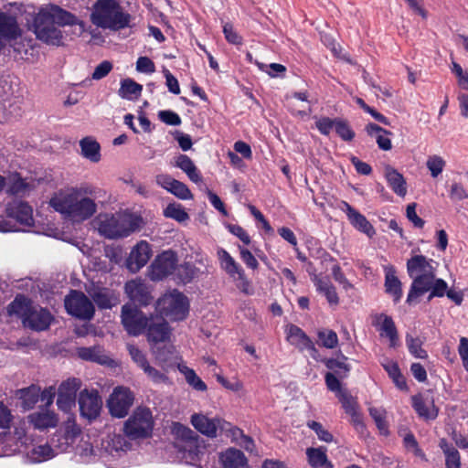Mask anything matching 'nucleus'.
<instances>
[{"instance_id":"obj_56","label":"nucleus","mask_w":468,"mask_h":468,"mask_svg":"<svg viewBox=\"0 0 468 468\" xmlns=\"http://www.w3.org/2000/svg\"><path fill=\"white\" fill-rule=\"evenodd\" d=\"M76 405V398L58 392L57 406L63 412H69Z\"/></svg>"},{"instance_id":"obj_10","label":"nucleus","mask_w":468,"mask_h":468,"mask_svg":"<svg viewBox=\"0 0 468 468\" xmlns=\"http://www.w3.org/2000/svg\"><path fill=\"white\" fill-rule=\"evenodd\" d=\"M64 303L68 314L80 320L90 321L94 316L93 303L82 292L71 290Z\"/></svg>"},{"instance_id":"obj_13","label":"nucleus","mask_w":468,"mask_h":468,"mask_svg":"<svg viewBox=\"0 0 468 468\" xmlns=\"http://www.w3.org/2000/svg\"><path fill=\"white\" fill-rule=\"evenodd\" d=\"M7 218L16 220L20 225L17 230L27 231L34 226L33 208L29 204L21 199H14L5 207ZM5 231H15L16 229H6Z\"/></svg>"},{"instance_id":"obj_52","label":"nucleus","mask_w":468,"mask_h":468,"mask_svg":"<svg viewBox=\"0 0 468 468\" xmlns=\"http://www.w3.org/2000/svg\"><path fill=\"white\" fill-rule=\"evenodd\" d=\"M337 399L341 402L346 414L354 413L359 410L356 399L348 391L337 394Z\"/></svg>"},{"instance_id":"obj_19","label":"nucleus","mask_w":468,"mask_h":468,"mask_svg":"<svg viewBox=\"0 0 468 468\" xmlns=\"http://www.w3.org/2000/svg\"><path fill=\"white\" fill-rule=\"evenodd\" d=\"M80 415L89 420L97 419L100 415L102 401L97 390L84 389L79 396Z\"/></svg>"},{"instance_id":"obj_40","label":"nucleus","mask_w":468,"mask_h":468,"mask_svg":"<svg viewBox=\"0 0 468 468\" xmlns=\"http://www.w3.org/2000/svg\"><path fill=\"white\" fill-rule=\"evenodd\" d=\"M176 166L184 171L188 178L197 184L202 182V176L194 162L186 154H179L176 160Z\"/></svg>"},{"instance_id":"obj_28","label":"nucleus","mask_w":468,"mask_h":468,"mask_svg":"<svg viewBox=\"0 0 468 468\" xmlns=\"http://www.w3.org/2000/svg\"><path fill=\"white\" fill-rule=\"evenodd\" d=\"M125 292L133 303L147 305L151 301L146 285L140 281H130L125 284Z\"/></svg>"},{"instance_id":"obj_32","label":"nucleus","mask_w":468,"mask_h":468,"mask_svg":"<svg viewBox=\"0 0 468 468\" xmlns=\"http://www.w3.org/2000/svg\"><path fill=\"white\" fill-rule=\"evenodd\" d=\"M56 456V451L49 443L35 445L26 452V459L30 463H39Z\"/></svg>"},{"instance_id":"obj_63","label":"nucleus","mask_w":468,"mask_h":468,"mask_svg":"<svg viewBox=\"0 0 468 468\" xmlns=\"http://www.w3.org/2000/svg\"><path fill=\"white\" fill-rule=\"evenodd\" d=\"M338 378L339 377L337 375H335L332 372H327L324 377V380H325L327 388L330 391L335 392L336 396H337V394H340L341 392L346 391L345 389L341 388V383H340V380L338 379Z\"/></svg>"},{"instance_id":"obj_54","label":"nucleus","mask_w":468,"mask_h":468,"mask_svg":"<svg viewBox=\"0 0 468 468\" xmlns=\"http://www.w3.org/2000/svg\"><path fill=\"white\" fill-rule=\"evenodd\" d=\"M426 165L431 172L432 177H437L445 166V161L439 155L429 156Z\"/></svg>"},{"instance_id":"obj_39","label":"nucleus","mask_w":468,"mask_h":468,"mask_svg":"<svg viewBox=\"0 0 468 468\" xmlns=\"http://www.w3.org/2000/svg\"><path fill=\"white\" fill-rule=\"evenodd\" d=\"M156 361L165 370L173 367L176 360V354L173 346H164L153 350Z\"/></svg>"},{"instance_id":"obj_5","label":"nucleus","mask_w":468,"mask_h":468,"mask_svg":"<svg viewBox=\"0 0 468 468\" xmlns=\"http://www.w3.org/2000/svg\"><path fill=\"white\" fill-rule=\"evenodd\" d=\"M436 263L432 259L424 255H414L407 261V272L412 280L407 295V303L412 304L416 300L426 293L430 281L436 275Z\"/></svg>"},{"instance_id":"obj_26","label":"nucleus","mask_w":468,"mask_h":468,"mask_svg":"<svg viewBox=\"0 0 468 468\" xmlns=\"http://www.w3.org/2000/svg\"><path fill=\"white\" fill-rule=\"evenodd\" d=\"M172 432L175 436L189 444L188 452L194 456H197L200 452L199 436L190 428L175 422L172 426Z\"/></svg>"},{"instance_id":"obj_21","label":"nucleus","mask_w":468,"mask_h":468,"mask_svg":"<svg viewBox=\"0 0 468 468\" xmlns=\"http://www.w3.org/2000/svg\"><path fill=\"white\" fill-rule=\"evenodd\" d=\"M339 208L346 214L350 224L358 231L366 234L368 238H372L376 234L373 225L359 211L355 209L346 201H341Z\"/></svg>"},{"instance_id":"obj_61","label":"nucleus","mask_w":468,"mask_h":468,"mask_svg":"<svg viewBox=\"0 0 468 468\" xmlns=\"http://www.w3.org/2000/svg\"><path fill=\"white\" fill-rule=\"evenodd\" d=\"M256 64L261 70L267 72L271 78H276L286 71V68L279 63L265 65L263 63L257 62Z\"/></svg>"},{"instance_id":"obj_17","label":"nucleus","mask_w":468,"mask_h":468,"mask_svg":"<svg viewBox=\"0 0 468 468\" xmlns=\"http://www.w3.org/2000/svg\"><path fill=\"white\" fill-rule=\"evenodd\" d=\"M22 33L16 15L9 9L0 8V39L16 41L21 37Z\"/></svg>"},{"instance_id":"obj_24","label":"nucleus","mask_w":468,"mask_h":468,"mask_svg":"<svg viewBox=\"0 0 468 468\" xmlns=\"http://www.w3.org/2000/svg\"><path fill=\"white\" fill-rule=\"evenodd\" d=\"M144 333L150 343H161L169 338L170 327L164 318L151 315Z\"/></svg>"},{"instance_id":"obj_45","label":"nucleus","mask_w":468,"mask_h":468,"mask_svg":"<svg viewBox=\"0 0 468 468\" xmlns=\"http://www.w3.org/2000/svg\"><path fill=\"white\" fill-rule=\"evenodd\" d=\"M318 344L327 349H334L338 346V336L331 329H321L317 332Z\"/></svg>"},{"instance_id":"obj_53","label":"nucleus","mask_w":468,"mask_h":468,"mask_svg":"<svg viewBox=\"0 0 468 468\" xmlns=\"http://www.w3.org/2000/svg\"><path fill=\"white\" fill-rule=\"evenodd\" d=\"M81 381L80 378H72L63 381L58 388V392L62 394H70L72 397H77V391L80 388Z\"/></svg>"},{"instance_id":"obj_48","label":"nucleus","mask_w":468,"mask_h":468,"mask_svg":"<svg viewBox=\"0 0 468 468\" xmlns=\"http://www.w3.org/2000/svg\"><path fill=\"white\" fill-rule=\"evenodd\" d=\"M406 345L409 352L416 358L425 359L428 357L426 350L422 348V342L418 337H413L410 335H406Z\"/></svg>"},{"instance_id":"obj_31","label":"nucleus","mask_w":468,"mask_h":468,"mask_svg":"<svg viewBox=\"0 0 468 468\" xmlns=\"http://www.w3.org/2000/svg\"><path fill=\"white\" fill-rule=\"evenodd\" d=\"M412 407L417 414L425 420H434L438 416V409L432 399L425 400L421 395H415L411 398Z\"/></svg>"},{"instance_id":"obj_59","label":"nucleus","mask_w":468,"mask_h":468,"mask_svg":"<svg viewBox=\"0 0 468 468\" xmlns=\"http://www.w3.org/2000/svg\"><path fill=\"white\" fill-rule=\"evenodd\" d=\"M92 299L100 309H111L113 306L112 299L106 292H96Z\"/></svg>"},{"instance_id":"obj_51","label":"nucleus","mask_w":468,"mask_h":468,"mask_svg":"<svg viewBox=\"0 0 468 468\" xmlns=\"http://www.w3.org/2000/svg\"><path fill=\"white\" fill-rule=\"evenodd\" d=\"M226 426L221 425L218 436L225 435L226 437L230 438L233 442L239 444L242 437L245 435L243 431L233 426L230 422L226 421Z\"/></svg>"},{"instance_id":"obj_6","label":"nucleus","mask_w":468,"mask_h":468,"mask_svg":"<svg viewBox=\"0 0 468 468\" xmlns=\"http://www.w3.org/2000/svg\"><path fill=\"white\" fill-rule=\"evenodd\" d=\"M141 224V218L132 213L118 212L105 215L99 223L100 233L108 239H117L129 236Z\"/></svg>"},{"instance_id":"obj_37","label":"nucleus","mask_w":468,"mask_h":468,"mask_svg":"<svg viewBox=\"0 0 468 468\" xmlns=\"http://www.w3.org/2000/svg\"><path fill=\"white\" fill-rule=\"evenodd\" d=\"M81 154L84 158L93 163L101 160L100 144L90 136L84 137L80 141Z\"/></svg>"},{"instance_id":"obj_3","label":"nucleus","mask_w":468,"mask_h":468,"mask_svg":"<svg viewBox=\"0 0 468 468\" xmlns=\"http://www.w3.org/2000/svg\"><path fill=\"white\" fill-rule=\"evenodd\" d=\"M132 16L117 0H97L91 9L90 21L99 28L119 31L130 27Z\"/></svg>"},{"instance_id":"obj_30","label":"nucleus","mask_w":468,"mask_h":468,"mask_svg":"<svg viewBox=\"0 0 468 468\" xmlns=\"http://www.w3.org/2000/svg\"><path fill=\"white\" fill-rule=\"evenodd\" d=\"M385 178L388 186L399 197H404L407 194V182L402 174L390 165L385 167Z\"/></svg>"},{"instance_id":"obj_50","label":"nucleus","mask_w":468,"mask_h":468,"mask_svg":"<svg viewBox=\"0 0 468 468\" xmlns=\"http://www.w3.org/2000/svg\"><path fill=\"white\" fill-rule=\"evenodd\" d=\"M335 123V131L343 141L351 142L355 138L356 133L346 120L336 118Z\"/></svg>"},{"instance_id":"obj_20","label":"nucleus","mask_w":468,"mask_h":468,"mask_svg":"<svg viewBox=\"0 0 468 468\" xmlns=\"http://www.w3.org/2000/svg\"><path fill=\"white\" fill-rule=\"evenodd\" d=\"M192 426L201 434L208 438H216L219 435L221 425H227L221 418H208L203 413H194L191 416Z\"/></svg>"},{"instance_id":"obj_8","label":"nucleus","mask_w":468,"mask_h":468,"mask_svg":"<svg viewBox=\"0 0 468 468\" xmlns=\"http://www.w3.org/2000/svg\"><path fill=\"white\" fill-rule=\"evenodd\" d=\"M217 257L220 269L235 282L236 287L246 295L252 294L253 290L250 286V281L236 260L223 248H218Z\"/></svg>"},{"instance_id":"obj_46","label":"nucleus","mask_w":468,"mask_h":468,"mask_svg":"<svg viewBox=\"0 0 468 468\" xmlns=\"http://www.w3.org/2000/svg\"><path fill=\"white\" fill-rule=\"evenodd\" d=\"M447 282L441 278H436L435 276L430 281V284L426 290V292H430L428 301H431L434 297H443L447 292Z\"/></svg>"},{"instance_id":"obj_36","label":"nucleus","mask_w":468,"mask_h":468,"mask_svg":"<svg viewBox=\"0 0 468 468\" xmlns=\"http://www.w3.org/2000/svg\"><path fill=\"white\" fill-rule=\"evenodd\" d=\"M220 461L224 468H249L245 455L236 449H228L220 455Z\"/></svg>"},{"instance_id":"obj_2","label":"nucleus","mask_w":468,"mask_h":468,"mask_svg":"<svg viewBox=\"0 0 468 468\" xmlns=\"http://www.w3.org/2000/svg\"><path fill=\"white\" fill-rule=\"evenodd\" d=\"M78 26L80 34L86 30V24L74 14L49 4L42 6L34 17L33 27L37 37L52 46L63 45V33L56 27Z\"/></svg>"},{"instance_id":"obj_22","label":"nucleus","mask_w":468,"mask_h":468,"mask_svg":"<svg viewBox=\"0 0 468 468\" xmlns=\"http://www.w3.org/2000/svg\"><path fill=\"white\" fill-rule=\"evenodd\" d=\"M287 340L300 350H308L313 358L318 360V350L311 338L297 325L290 324L286 329Z\"/></svg>"},{"instance_id":"obj_11","label":"nucleus","mask_w":468,"mask_h":468,"mask_svg":"<svg viewBox=\"0 0 468 468\" xmlns=\"http://www.w3.org/2000/svg\"><path fill=\"white\" fill-rule=\"evenodd\" d=\"M177 254L172 250L159 253L148 268V277L153 282L163 281L174 274L177 266Z\"/></svg>"},{"instance_id":"obj_43","label":"nucleus","mask_w":468,"mask_h":468,"mask_svg":"<svg viewBox=\"0 0 468 468\" xmlns=\"http://www.w3.org/2000/svg\"><path fill=\"white\" fill-rule=\"evenodd\" d=\"M177 368L184 375L186 383L197 391H206V383L197 375L194 369L184 364H178Z\"/></svg>"},{"instance_id":"obj_25","label":"nucleus","mask_w":468,"mask_h":468,"mask_svg":"<svg viewBox=\"0 0 468 468\" xmlns=\"http://www.w3.org/2000/svg\"><path fill=\"white\" fill-rule=\"evenodd\" d=\"M28 422L36 430L44 431L49 428H55L58 422V417L48 409H40L27 416Z\"/></svg>"},{"instance_id":"obj_15","label":"nucleus","mask_w":468,"mask_h":468,"mask_svg":"<svg viewBox=\"0 0 468 468\" xmlns=\"http://www.w3.org/2000/svg\"><path fill=\"white\" fill-rule=\"evenodd\" d=\"M133 447L130 439L124 434H110L101 442V457L120 458L131 451Z\"/></svg>"},{"instance_id":"obj_42","label":"nucleus","mask_w":468,"mask_h":468,"mask_svg":"<svg viewBox=\"0 0 468 468\" xmlns=\"http://www.w3.org/2000/svg\"><path fill=\"white\" fill-rule=\"evenodd\" d=\"M197 268H196L195 265L189 262H185L181 265H177L174 272V280L177 283H189L197 276Z\"/></svg>"},{"instance_id":"obj_44","label":"nucleus","mask_w":468,"mask_h":468,"mask_svg":"<svg viewBox=\"0 0 468 468\" xmlns=\"http://www.w3.org/2000/svg\"><path fill=\"white\" fill-rule=\"evenodd\" d=\"M40 388L31 385L28 388L20 390V399L22 407L26 410L33 409L39 400Z\"/></svg>"},{"instance_id":"obj_38","label":"nucleus","mask_w":468,"mask_h":468,"mask_svg":"<svg viewBox=\"0 0 468 468\" xmlns=\"http://www.w3.org/2000/svg\"><path fill=\"white\" fill-rule=\"evenodd\" d=\"M439 447L445 456L446 468H461V455L458 450L446 439H441Z\"/></svg>"},{"instance_id":"obj_29","label":"nucleus","mask_w":468,"mask_h":468,"mask_svg":"<svg viewBox=\"0 0 468 468\" xmlns=\"http://www.w3.org/2000/svg\"><path fill=\"white\" fill-rule=\"evenodd\" d=\"M77 355L82 360L95 362L100 365H111L112 362L101 346L79 347L77 348Z\"/></svg>"},{"instance_id":"obj_18","label":"nucleus","mask_w":468,"mask_h":468,"mask_svg":"<svg viewBox=\"0 0 468 468\" xmlns=\"http://www.w3.org/2000/svg\"><path fill=\"white\" fill-rule=\"evenodd\" d=\"M151 245L146 240H140L131 250L125 265L131 272H137L144 267L152 257Z\"/></svg>"},{"instance_id":"obj_41","label":"nucleus","mask_w":468,"mask_h":468,"mask_svg":"<svg viewBox=\"0 0 468 468\" xmlns=\"http://www.w3.org/2000/svg\"><path fill=\"white\" fill-rule=\"evenodd\" d=\"M143 86L138 84L133 80L127 78L121 80V87L118 94L122 99L128 101L137 100L142 93Z\"/></svg>"},{"instance_id":"obj_4","label":"nucleus","mask_w":468,"mask_h":468,"mask_svg":"<svg viewBox=\"0 0 468 468\" xmlns=\"http://www.w3.org/2000/svg\"><path fill=\"white\" fill-rule=\"evenodd\" d=\"M7 311L10 315H16L20 318L25 327L34 331L47 330L53 320L48 310L34 304L29 298L23 294L15 297L8 305Z\"/></svg>"},{"instance_id":"obj_16","label":"nucleus","mask_w":468,"mask_h":468,"mask_svg":"<svg viewBox=\"0 0 468 468\" xmlns=\"http://www.w3.org/2000/svg\"><path fill=\"white\" fill-rule=\"evenodd\" d=\"M5 437V447H6L5 450V455H12L27 450L29 438L27 436V427L24 420L17 422L14 426L13 432L8 433Z\"/></svg>"},{"instance_id":"obj_23","label":"nucleus","mask_w":468,"mask_h":468,"mask_svg":"<svg viewBox=\"0 0 468 468\" xmlns=\"http://www.w3.org/2000/svg\"><path fill=\"white\" fill-rule=\"evenodd\" d=\"M374 325L379 332L380 337H385L388 340L390 348L399 346V333L392 317L385 314H379L376 315Z\"/></svg>"},{"instance_id":"obj_47","label":"nucleus","mask_w":468,"mask_h":468,"mask_svg":"<svg viewBox=\"0 0 468 468\" xmlns=\"http://www.w3.org/2000/svg\"><path fill=\"white\" fill-rule=\"evenodd\" d=\"M164 216L177 222H185L189 218L188 214L181 204L171 203L164 209Z\"/></svg>"},{"instance_id":"obj_1","label":"nucleus","mask_w":468,"mask_h":468,"mask_svg":"<svg viewBox=\"0 0 468 468\" xmlns=\"http://www.w3.org/2000/svg\"><path fill=\"white\" fill-rule=\"evenodd\" d=\"M101 189L92 186L71 187L52 197L49 205L55 211L73 222H83L97 211L95 200L101 197Z\"/></svg>"},{"instance_id":"obj_49","label":"nucleus","mask_w":468,"mask_h":468,"mask_svg":"<svg viewBox=\"0 0 468 468\" xmlns=\"http://www.w3.org/2000/svg\"><path fill=\"white\" fill-rule=\"evenodd\" d=\"M306 426L316 434L321 441L330 443L334 441L333 434L322 423L315 420H308Z\"/></svg>"},{"instance_id":"obj_57","label":"nucleus","mask_w":468,"mask_h":468,"mask_svg":"<svg viewBox=\"0 0 468 468\" xmlns=\"http://www.w3.org/2000/svg\"><path fill=\"white\" fill-rule=\"evenodd\" d=\"M170 193L182 200H190L193 198V195L187 186L178 180H176L174 183Z\"/></svg>"},{"instance_id":"obj_33","label":"nucleus","mask_w":468,"mask_h":468,"mask_svg":"<svg viewBox=\"0 0 468 468\" xmlns=\"http://www.w3.org/2000/svg\"><path fill=\"white\" fill-rule=\"evenodd\" d=\"M385 291L391 295L395 303H399L402 298V284L396 276L395 269L390 266L385 270Z\"/></svg>"},{"instance_id":"obj_64","label":"nucleus","mask_w":468,"mask_h":468,"mask_svg":"<svg viewBox=\"0 0 468 468\" xmlns=\"http://www.w3.org/2000/svg\"><path fill=\"white\" fill-rule=\"evenodd\" d=\"M144 372L147 375V377L156 384L164 383L168 380V378L166 375L162 373L161 371L157 370L154 367H152L150 364H147L144 368Z\"/></svg>"},{"instance_id":"obj_14","label":"nucleus","mask_w":468,"mask_h":468,"mask_svg":"<svg viewBox=\"0 0 468 468\" xmlns=\"http://www.w3.org/2000/svg\"><path fill=\"white\" fill-rule=\"evenodd\" d=\"M133 394L128 388H115L107 401L111 415L115 418L125 417L133 405Z\"/></svg>"},{"instance_id":"obj_34","label":"nucleus","mask_w":468,"mask_h":468,"mask_svg":"<svg viewBox=\"0 0 468 468\" xmlns=\"http://www.w3.org/2000/svg\"><path fill=\"white\" fill-rule=\"evenodd\" d=\"M326 448L320 446L317 448L310 447L306 449L308 463L313 468H333L326 455Z\"/></svg>"},{"instance_id":"obj_7","label":"nucleus","mask_w":468,"mask_h":468,"mask_svg":"<svg viewBox=\"0 0 468 468\" xmlns=\"http://www.w3.org/2000/svg\"><path fill=\"white\" fill-rule=\"evenodd\" d=\"M157 308L170 320L182 321L189 313V301L183 292L175 289L158 299Z\"/></svg>"},{"instance_id":"obj_62","label":"nucleus","mask_w":468,"mask_h":468,"mask_svg":"<svg viewBox=\"0 0 468 468\" xmlns=\"http://www.w3.org/2000/svg\"><path fill=\"white\" fill-rule=\"evenodd\" d=\"M158 117L161 122L167 125L177 126L182 122L180 116L176 112L170 110L160 111L158 112Z\"/></svg>"},{"instance_id":"obj_27","label":"nucleus","mask_w":468,"mask_h":468,"mask_svg":"<svg viewBox=\"0 0 468 468\" xmlns=\"http://www.w3.org/2000/svg\"><path fill=\"white\" fill-rule=\"evenodd\" d=\"M80 434V429L72 420H68L62 429L53 435V442L63 440L62 450H69Z\"/></svg>"},{"instance_id":"obj_12","label":"nucleus","mask_w":468,"mask_h":468,"mask_svg":"<svg viewBox=\"0 0 468 468\" xmlns=\"http://www.w3.org/2000/svg\"><path fill=\"white\" fill-rule=\"evenodd\" d=\"M121 319L128 335L138 336L145 332L151 315L147 316L136 306L126 303L122 307Z\"/></svg>"},{"instance_id":"obj_55","label":"nucleus","mask_w":468,"mask_h":468,"mask_svg":"<svg viewBox=\"0 0 468 468\" xmlns=\"http://www.w3.org/2000/svg\"><path fill=\"white\" fill-rule=\"evenodd\" d=\"M369 414L374 420L378 429L381 431V433H388V427L385 420V410L381 408H370Z\"/></svg>"},{"instance_id":"obj_35","label":"nucleus","mask_w":468,"mask_h":468,"mask_svg":"<svg viewBox=\"0 0 468 468\" xmlns=\"http://www.w3.org/2000/svg\"><path fill=\"white\" fill-rule=\"evenodd\" d=\"M321 361L329 370L333 371L332 373L341 378H346L351 369L350 365L346 363L347 357L341 351H338L335 358H324Z\"/></svg>"},{"instance_id":"obj_9","label":"nucleus","mask_w":468,"mask_h":468,"mask_svg":"<svg viewBox=\"0 0 468 468\" xmlns=\"http://www.w3.org/2000/svg\"><path fill=\"white\" fill-rule=\"evenodd\" d=\"M154 428L152 412L146 408H137L123 424V433L130 440L151 436Z\"/></svg>"},{"instance_id":"obj_60","label":"nucleus","mask_w":468,"mask_h":468,"mask_svg":"<svg viewBox=\"0 0 468 468\" xmlns=\"http://www.w3.org/2000/svg\"><path fill=\"white\" fill-rule=\"evenodd\" d=\"M127 349L133 361L136 363L140 368L143 369L147 364H149L145 355L137 346L128 345Z\"/></svg>"},{"instance_id":"obj_58","label":"nucleus","mask_w":468,"mask_h":468,"mask_svg":"<svg viewBox=\"0 0 468 468\" xmlns=\"http://www.w3.org/2000/svg\"><path fill=\"white\" fill-rule=\"evenodd\" d=\"M336 118L321 117L315 122V127L323 135H329L336 125Z\"/></svg>"}]
</instances>
